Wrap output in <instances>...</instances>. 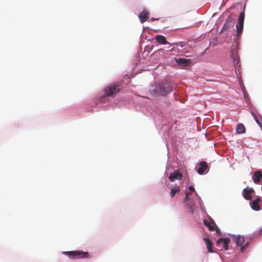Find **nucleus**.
<instances>
[{
    "label": "nucleus",
    "mask_w": 262,
    "mask_h": 262,
    "mask_svg": "<svg viewBox=\"0 0 262 262\" xmlns=\"http://www.w3.org/2000/svg\"><path fill=\"white\" fill-rule=\"evenodd\" d=\"M180 192V188L179 186L175 185L172 188L170 191V195L171 198H173L176 194Z\"/></svg>",
    "instance_id": "6ab92c4d"
},
{
    "label": "nucleus",
    "mask_w": 262,
    "mask_h": 262,
    "mask_svg": "<svg viewBox=\"0 0 262 262\" xmlns=\"http://www.w3.org/2000/svg\"><path fill=\"white\" fill-rule=\"evenodd\" d=\"M230 239L228 238H219L216 241V246L218 248H221L222 250L224 249L225 250L228 249L229 244L230 243Z\"/></svg>",
    "instance_id": "423d86ee"
},
{
    "label": "nucleus",
    "mask_w": 262,
    "mask_h": 262,
    "mask_svg": "<svg viewBox=\"0 0 262 262\" xmlns=\"http://www.w3.org/2000/svg\"><path fill=\"white\" fill-rule=\"evenodd\" d=\"M235 23V19L232 16V15H229L226 19V21L223 26L222 30H221L220 33L224 32L225 31H229V29L233 27Z\"/></svg>",
    "instance_id": "39448f33"
},
{
    "label": "nucleus",
    "mask_w": 262,
    "mask_h": 262,
    "mask_svg": "<svg viewBox=\"0 0 262 262\" xmlns=\"http://www.w3.org/2000/svg\"><path fill=\"white\" fill-rule=\"evenodd\" d=\"M149 13L146 10H144L139 15L140 18V20L142 23H144L146 21L147 19L148 18Z\"/></svg>",
    "instance_id": "2eb2a0df"
},
{
    "label": "nucleus",
    "mask_w": 262,
    "mask_h": 262,
    "mask_svg": "<svg viewBox=\"0 0 262 262\" xmlns=\"http://www.w3.org/2000/svg\"><path fill=\"white\" fill-rule=\"evenodd\" d=\"M120 90L121 84L119 82H116L105 88L104 91L107 96H111L118 93Z\"/></svg>",
    "instance_id": "f03ea898"
},
{
    "label": "nucleus",
    "mask_w": 262,
    "mask_h": 262,
    "mask_svg": "<svg viewBox=\"0 0 262 262\" xmlns=\"http://www.w3.org/2000/svg\"><path fill=\"white\" fill-rule=\"evenodd\" d=\"M236 130L237 134H242L245 133L246 128L242 123H239L237 125Z\"/></svg>",
    "instance_id": "aec40b11"
},
{
    "label": "nucleus",
    "mask_w": 262,
    "mask_h": 262,
    "mask_svg": "<svg viewBox=\"0 0 262 262\" xmlns=\"http://www.w3.org/2000/svg\"><path fill=\"white\" fill-rule=\"evenodd\" d=\"M203 223L205 226L208 227L209 230L210 231L214 230V226H215V224L213 220L208 221L206 219H204Z\"/></svg>",
    "instance_id": "4468645a"
},
{
    "label": "nucleus",
    "mask_w": 262,
    "mask_h": 262,
    "mask_svg": "<svg viewBox=\"0 0 262 262\" xmlns=\"http://www.w3.org/2000/svg\"><path fill=\"white\" fill-rule=\"evenodd\" d=\"M261 201V199L259 198H257L256 199L254 200L251 202V207L252 208L256 211H258L260 210V206L259 205V202Z\"/></svg>",
    "instance_id": "f3484780"
},
{
    "label": "nucleus",
    "mask_w": 262,
    "mask_h": 262,
    "mask_svg": "<svg viewBox=\"0 0 262 262\" xmlns=\"http://www.w3.org/2000/svg\"><path fill=\"white\" fill-rule=\"evenodd\" d=\"M188 189L191 191H194L195 190L194 188L192 186H189Z\"/></svg>",
    "instance_id": "b1692460"
},
{
    "label": "nucleus",
    "mask_w": 262,
    "mask_h": 262,
    "mask_svg": "<svg viewBox=\"0 0 262 262\" xmlns=\"http://www.w3.org/2000/svg\"><path fill=\"white\" fill-rule=\"evenodd\" d=\"M173 91V86L168 82L156 84L155 88L150 90V94L155 97L165 96Z\"/></svg>",
    "instance_id": "f257e3e1"
},
{
    "label": "nucleus",
    "mask_w": 262,
    "mask_h": 262,
    "mask_svg": "<svg viewBox=\"0 0 262 262\" xmlns=\"http://www.w3.org/2000/svg\"><path fill=\"white\" fill-rule=\"evenodd\" d=\"M245 19V13L244 12H242L239 13L238 19L237 23L236 25V30H237V35L238 37H240L243 33V28H244V23Z\"/></svg>",
    "instance_id": "20e7f679"
},
{
    "label": "nucleus",
    "mask_w": 262,
    "mask_h": 262,
    "mask_svg": "<svg viewBox=\"0 0 262 262\" xmlns=\"http://www.w3.org/2000/svg\"><path fill=\"white\" fill-rule=\"evenodd\" d=\"M252 114L257 123L259 125L261 126V123L260 122L259 120L257 119L256 114L253 112H252Z\"/></svg>",
    "instance_id": "412c9836"
},
{
    "label": "nucleus",
    "mask_w": 262,
    "mask_h": 262,
    "mask_svg": "<svg viewBox=\"0 0 262 262\" xmlns=\"http://www.w3.org/2000/svg\"><path fill=\"white\" fill-rule=\"evenodd\" d=\"M233 239L236 243L237 245H242L245 239L244 236H241L240 235H234L232 236Z\"/></svg>",
    "instance_id": "dca6fc26"
},
{
    "label": "nucleus",
    "mask_w": 262,
    "mask_h": 262,
    "mask_svg": "<svg viewBox=\"0 0 262 262\" xmlns=\"http://www.w3.org/2000/svg\"><path fill=\"white\" fill-rule=\"evenodd\" d=\"M248 243H246L244 246L241 247V251L244 252L245 250L248 247Z\"/></svg>",
    "instance_id": "4be33fe9"
},
{
    "label": "nucleus",
    "mask_w": 262,
    "mask_h": 262,
    "mask_svg": "<svg viewBox=\"0 0 262 262\" xmlns=\"http://www.w3.org/2000/svg\"><path fill=\"white\" fill-rule=\"evenodd\" d=\"M254 192V190L251 188H246L243 191V195L247 200H250L252 198V194Z\"/></svg>",
    "instance_id": "1a4fd4ad"
},
{
    "label": "nucleus",
    "mask_w": 262,
    "mask_h": 262,
    "mask_svg": "<svg viewBox=\"0 0 262 262\" xmlns=\"http://www.w3.org/2000/svg\"><path fill=\"white\" fill-rule=\"evenodd\" d=\"M199 167L197 170V172L200 174H203L205 173V171L208 168L207 164L205 161H202L199 163Z\"/></svg>",
    "instance_id": "9b49d317"
},
{
    "label": "nucleus",
    "mask_w": 262,
    "mask_h": 262,
    "mask_svg": "<svg viewBox=\"0 0 262 262\" xmlns=\"http://www.w3.org/2000/svg\"><path fill=\"white\" fill-rule=\"evenodd\" d=\"M70 259L83 258L89 257V253L82 251H72L63 252Z\"/></svg>",
    "instance_id": "7ed1b4c3"
},
{
    "label": "nucleus",
    "mask_w": 262,
    "mask_h": 262,
    "mask_svg": "<svg viewBox=\"0 0 262 262\" xmlns=\"http://www.w3.org/2000/svg\"><path fill=\"white\" fill-rule=\"evenodd\" d=\"M238 49L237 46H233L231 50L230 55L233 59L235 66L237 65L239 63V57L238 53Z\"/></svg>",
    "instance_id": "0eeeda50"
},
{
    "label": "nucleus",
    "mask_w": 262,
    "mask_h": 262,
    "mask_svg": "<svg viewBox=\"0 0 262 262\" xmlns=\"http://www.w3.org/2000/svg\"><path fill=\"white\" fill-rule=\"evenodd\" d=\"M155 39L161 45H166L169 44L170 45H178V43L176 42H173L170 43L167 41L166 37L162 35H158L155 37Z\"/></svg>",
    "instance_id": "6e6552de"
},
{
    "label": "nucleus",
    "mask_w": 262,
    "mask_h": 262,
    "mask_svg": "<svg viewBox=\"0 0 262 262\" xmlns=\"http://www.w3.org/2000/svg\"><path fill=\"white\" fill-rule=\"evenodd\" d=\"M191 194V192H186L185 193V201H186L187 200L189 199V196Z\"/></svg>",
    "instance_id": "5701e85b"
},
{
    "label": "nucleus",
    "mask_w": 262,
    "mask_h": 262,
    "mask_svg": "<svg viewBox=\"0 0 262 262\" xmlns=\"http://www.w3.org/2000/svg\"><path fill=\"white\" fill-rule=\"evenodd\" d=\"M204 241L206 244L207 248L208 249V252L210 253H213L214 251L212 250V243L210 240V239L208 237H204L203 238Z\"/></svg>",
    "instance_id": "a211bd4d"
},
{
    "label": "nucleus",
    "mask_w": 262,
    "mask_h": 262,
    "mask_svg": "<svg viewBox=\"0 0 262 262\" xmlns=\"http://www.w3.org/2000/svg\"><path fill=\"white\" fill-rule=\"evenodd\" d=\"M262 178V172L260 170L255 171L252 176V179L255 184H258Z\"/></svg>",
    "instance_id": "f8f14e48"
},
{
    "label": "nucleus",
    "mask_w": 262,
    "mask_h": 262,
    "mask_svg": "<svg viewBox=\"0 0 262 262\" xmlns=\"http://www.w3.org/2000/svg\"><path fill=\"white\" fill-rule=\"evenodd\" d=\"M182 178V174L178 170H174L168 177L170 182H174L176 180H181Z\"/></svg>",
    "instance_id": "9d476101"
},
{
    "label": "nucleus",
    "mask_w": 262,
    "mask_h": 262,
    "mask_svg": "<svg viewBox=\"0 0 262 262\" xmlns=\"http://www.w3.org/2000/svg\"><path fill=\"white\" fill-rule=\"evenodd\" d=\"M176 61L179 65L183 67H187L189 65V64L191 62V60L185 59V58H178V59L176 58Z\"/></svg>",
    "instance_id": "ddd939ff"
}]
</instances>
